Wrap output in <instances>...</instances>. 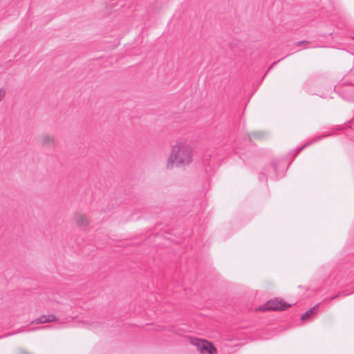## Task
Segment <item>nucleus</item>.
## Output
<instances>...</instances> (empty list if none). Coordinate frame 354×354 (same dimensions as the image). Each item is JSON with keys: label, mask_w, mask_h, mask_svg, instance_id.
<instances>
[{"label": "nucleus", "mask_w": 354, "mask_h": 354, "mask_svg": "<svg viewBox=\"0 0 354 354\" xmlns=\"http://www.w3.org/2000/svg\"><path fill=\"white\" fill-rule=\"evenodd\" d=\"M57 320L55 315L53 314L43 315L31 322L32 324H39L55 322Z\"/></svg>", "instance_id": "obj_5"}, {"label": "nucleus", "mask_w": 354, "mask_h": 354, "mask_svg": "<svg viewBox=\"0 0 354 354\" xmlns=\"http://www.w3.org/2000/svg\"><path fill=\"white\" fill-rule=\"evenodd\" d=\"M41 142L44 146H52L55 144V138L49 134H44L41 137Z\"/></svg>", "instance_id": "obj_6"}, {"label": "nucleus", "mask_w": 354, "mask_h": 354, "mask_svg": "<svg viewBox=\"0 0 354 354\" xmlns=\"http://www.w3.org/2000/svg\"><path fill=\"white\" fill-rule=\"evenodd\" d=\"M6 94V89L3 88H0V102L4 99Z\"/></svg>", "instance_id": "obj_8"}, {"label": "nucleus", "mask_w": 354, "mask_h": 354, "mask_svg": "<svg viewBox=\"0 0 354 354\" xmlns=\"http://www.w3.org/2000/svg\"><path fill=\"white\" fill-rule=\"evenodd\" d=\"M338 297V295H336L335 296H333L332 297H330V299H328V300H332V299H334L335 298H337Z\"/></svg>", "instance_id": "obj_10"}, {"label": "nucleus", "mask_w": 354, "mask_h": 354, "mask_svg": "<svg viewBox=\"0 0 354 354\" xmlns=\"http://www.w3.org/2000/svg\"><path fill=\"white\" fill-rule=\"evenodd\" d=\"M75 225L80 229H86L90 226L91 221L88 216L83 213L77 212L73 216Z\"/></svg>", "instance_id": "obj_4"}, {"label": "nucleus", "mask_w": 354, "mask_h": 354, "mask_svg": "<svg viewBox=\"0 0 354 354\" xmlns=\"http://www.w3.org/2000/svg\"><path fill=\"white\" fill-rule=\"evenodd\" d=\"M290 306V305H288V304H286L285 302H283L281 300L272 299V300L268 301L263 306H259L257 310H261V311L283 310Z\"/></svg>", "instance_id": "obj_3"}, {"label": "nucleus", "mask_w": 354, "mask_h": 354, "mask_svg": "<svg viewBox=\"0 0 354 354\" xmlns=\"http://www.w3.org/2000/svg\"><path fill=\"white\" fill-rule=\"evenodd\" d=\"M192 343L196 346L201 354H216L217 353L214 345L207 340L194 338L192 339Z\"/></svg>", "instance_id": "obj_2"}, {"label": "nucleus", "mask_w": 354, "mask_h": 354, "mask_svg": "<svg viewBox=\"0 0 354 354\" xmlns=\"http://www.w3.org/2000/svg\"><path fill=\"white\" fill-rule=\"evenodd\" d=\"M308 44H309V41H297V43H295V46H306V45H308Z\"/></svg>", "instance_id": "obj_9"}, {"label": "nucleus", "mask_w": 354, "mask_h": 354, "mask_svg": "<svg viewBox=\"0 0 354 354\" xmlns=\"http://www.w3.org/2000/svg\"><path fill=\"white\" fill-rule=\"evenodd\" d=\"M192 153L193 149L189 143L183 140L176 142L167 160V169H171L174 166L185 167L189 165L192 160Z\"/></svg>", "instance_id": "obj_1"}, {"label": "nucleus", "mask_w": 354, "mask_h": 354, "mask_svg": "<svg viewBox=\"0 0 354 354\" xmlns=\"http://www.w3.org/2000/svg\"><path fill=\"white\" fill-rule=\"evenodd\" d=\"M318 311V305H315L313 308H311L310 310H307L304 314L301 315V319L302 320H306L309 317H310L312 315L317 313Z\"/></svg>", "instance_id": "obj_7"}]
</instances>
